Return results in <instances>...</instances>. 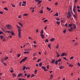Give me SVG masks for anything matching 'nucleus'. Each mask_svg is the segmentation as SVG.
Wrapping results in <instances>:
<instances>
[{"label": "nucleus", "mask_w": 80, "mask_h": 80, "mask_svg": "<svg viewBox=\"0 0 80 80\" xmlns=\"http://www.w3.org/2000/svg\"><path fill=\"white\" fill-rule=\"evenodd\" d=\"M16 27L18 28V37L19 38L21 37V31H22V30L21 29V27L18 26L17 25H16Z\"/></svg>", "instance_id": "1"}, {"label": "nucleus", "mask_w": 80, "mask_h": 80, "mask_svg": "<svg viewBox=\"0 0 80 80\" xmlns=\"http://www.w3.org/2000/svg\"><path fill=\"white\" fill-rule=\"evenodd\" d=\"M71 16H72V14H71V12H68L67 16L68 18H70V17H71Z\"/></svg>", "instance_id": "2"}, {"label": "nucleus", "mask_w": 80, "mask_h": 80, "mask_svg": "<svg viewBox=\"0 0 80 80\" xmlns=\"http://www.w3.org/2000/svg\"><path fill=\"white\" fill-rule=\"evenodd\" d=\"M55 59H53L52 60L51 63H52V64H53L55 63Z\"/></svg>", "instance_id": "3"}, {"label": "nucleus", "mask_w": 80, "mask_h": 80, "mask_svg": "<svg viewBox=\"0 0 80 80\" xmlns=\"http://www.w3.org/2000/svg\"><path fill=\"white\" fill-rule=\"evenodd\" d=\"M41 36L42 38H43V39L45 38V36L44 35H43V34H41Z\"/></svg>", "instance_id": "4"}, {"label": "nucleus", "mask_w": 80, "mask_h": 80, "mask_svg": "<svg viewBox=\"0 0 80 80\" xmlns=\"http://www.w3.org/2000/svg\"><path fill=\"white\" fill-rule=\"evenodd\" d=\"M12 77H14V78L16 77H17V75H16V74L12 73Z\"/></svg>", "instance_id": "5"}, {"label": "nucleus", "mask_w": 80, "mask_h": 80, "mask_svg": "<svg viewBox=\"0 0 80 80\" xmlns=\"http://www.w3.org/2000/svg\"><path fill=\"white\" fill-rule=\"evenodd\" d=\"M55 40V38H52L51 39H50V41L52 42H53L54 40Z\"/></svg>", "instance_id": "6"}, {"label": "nucleus", "mask_w": 80, "mask_h": 80, "mask_svg": "<svg viewBox=\"0 0 80 80\" xmlns=\"http://www.w3.org/2000/svg\"><path fill=\"white\" fill-rule=\"evenodd\" d=\"M73 26L74 29H75V28H76V24H73Z\"/></svg>", "instance_id": "7"}, {"label": "nucleus", "mask_w": 80, "mask_h": 80, "mask_svg": "<svg viewBox=\"0 0 80 80\" xmlns=\"http://www.w3.org/2000/svg\"><path fill=\"white\" fill-rule=\"evenodd\" d=\"M22 75H23V74L20 73L18 75V77H20V76H22Z\"/></svg>", "instance_id": "8"}, {"label": "nucleus", "mask_w": 80, "mask_h": 80, "mask_svg": "<svg viewBox=\"0 0 80 80\" xmlns=\"http://www.w3.org/2000/svg\"><path fill=\"white\" fill-rule=\"evenodd\" d=\"M65 55V53H62L61 55H60V56L61 57H63V56H64V55Z\"/></svg>", "instance_id": "9"}, {"label": "nucleus", "mask_w": 80, "mask_h": 80, "mask_svg": "<svg viewBox=\"0 0 80 80\" xmlns=\"http://www.w3.org/2000/svg\"><path fill=\"white\" fill-rule=\"evenodd\" d=\"M12 32H11V34L12 35H13L14 36H15V33H13V31H12Z\"/></svg>", "instance_id": "10"}, {"label": "nucleus", "mask_w": 80, "mask_h": 80, "mask_svg": "<svg viewBox=\"0 0 80 80\" xmlns=\"http://www.w3.org/2000/svg\"><path fill=\"white\" fill-rule=\"evenodd\" d=\"M18 24H19V25H20V26H21V27H23V24H22L21 23V22H19Z\"/></svg>", "instance_id": "11"}, {"label": "nucleus", "mask_w": 80, "mask_h": 80, "mask_svg": "<svg viewBox=\"0 0 80 80\" xmlns=\"http://www.w3.org/2000/svg\"><path fill=\"white\" fill-rule=\"evenodd\" d=\"M53 15L54 16L58 17V12H57L55 14H54Z\"/></svg>", "instance_id": "12"}, {"label": "nucleus", "mask_w": 80, "mask_h": 80, "mask_svg": "<svg viewBox=\"0 0 80 80\" xmlns=\"http://www.w3.org/2000/svg\"><path fill=\"white\" fill-rule=\"evenodd\" d=\"M23 53H24L25 54H28L29 53V52H23Z\"/></svg>", "instance_id": "13"}, {"label": "nucleus", "mask_w": 80, "mask_h": 80, "mask_svg": "<svg viewBox=\"0 0 80 80\" xmlns=\"http://www.w3.org/2000/svg\"><path fill=\"white\" fill-rule=\"evenodd\" d=\"M41 68H42V69H44V70H45V69L46 68L45 66H42Z\"/></svg>", "instance_id": "14"}, {"label": "nucleus", "mask_w": 80, "mask_h": 80, "mask_svg": "<svg viewBox=\"0 0 80 80\" xmlns=\"http://www.w3.org/2000/svg\"><path fill=\"white\" fill-rule=\"evenodd\" d=\"M51 44H48V47H49V48L50 49H51Z\"/></svg>", "instance_id": "15"}, {"label": "nucleus", "mask_w": 80, "mask_h": 80, "mask_svg": "<svg viewBox=\"0 0 80 80\" xmlns=\"http://www.w3.org/2000/svg\"><path fill=\"white\" fill-rule=\"evenodd\" d=\"M28 58L27 57H25V58H24L23 60L25 62V60H27V59Z\"/></svg>", "instance_id": "16"}, {"label": "nucleus", "mask_w": 80, "mask_h": 80, "mask_svg": "<svg viewBox=\"0 0 80 80\" xmlns=\"http://www.w3.org/2000/svg\"><path fill=\"white\" fill-rule=\"evenodd\" d=\"M42 2V0H41L40 1H39L38 2V5H39V4H40V3H41Z\"/></svg>", "instance_id": "17"}, {"label": "nucleus", "mask_w": 80, "mask_h": 80, "mask_svg": "<svg viewBox=\"0 0 80 80\" xmlns=\"http://www.w3.org/2000/svg\"><path fill=\"white\" fill-rule=\"evenodd\" d=\"M47 9L48 10V11H50L51 10V8H49L48 7H47Z\"/></svg>", "instance_id": "18"}, {"label": "nucleus", "mask_w": 80, "mask_h": 80, "mask_svg": "<svg viewBox=\"0 0 80 80\" xmlns=\"http://www.w3.org/2000/svg\"><path fill=\"white\" fill-rule=\"evenodd\" d=\"M63 68H64V67L62 66H61L59 67L60 69H63Z\"/></svg>", "instance_id": "19"}, {"label": "nucleus", "mask_w": 80, "mask_h": 80, "mask_svg": "<svg viewBox=\"0 0 80 80\" xmlns=\"http://www.w3.org/2000/svg\"><path fill=\"white\" fill-rule=\"evenodd\" d=\"M58 60L55 61V63L56 65H57V64H58Z\"/></svg>", "instance_id": "20"}, {"label": "nucleus", "mask_w": 80, "mask_h": 80, "mask_svg": "<svg viewBox=\"0 0 80 80\" xmlns=\"http://www.w3.org/2000/svg\"><path fill=\"white\" fill-rule=\"evenodd\" d=\"M8 57H6L4 58V60H7V59H8Z\"/></svg>", "instance_id": "21"}, {"label": "nucleus", "mask_w": 80, "mask_h": 80, "mask_svg": "<svg viewBox=\"0 0 80 80\" xmlns=\"http://www.w3.org/2000/svg\"><path fill=\"white\" fill-rule=\"evenodd\" d=\"M42 62H41L39 64V67H42Z\"/></svg>", "instance_id": "22"}, {"label": "nucleus", "mask_w": 80, "mask_h": 80, "mask_svg": "<svg viewBox=\"0 0 80 80\" xmlns=\"http://www.w3.org/2000/svg\"><path fill=\"white\" fill-rule=\"evenodd\" d=\"M6 26L7 27V28H8V29H9V30H11V29L10 28H9V26H8L6 25Z\"/></svg>", "instance_id": "23"}, {"label": "nucleus", "mask_w": 80, "mask_h": 80, "mask_svg": "<svg viewBox=\"0 0 80 80\" xmlns=\"http://www.w3.org/2000/svg\"><path fill=\"white\" fill-rule=\"evenodd\" d=\"M26 68V66H24L23 67V68H22V70H25V68Z\"/></svg>", "instance_id": "24"}, {"label": "nucleus", "mask_w": 80, "mask_h": 80, "mask_svg": "<svg viewBox=\"0 0 80 80\" xmlns=\"http://www.w3.org/2000/svg\"><path fill=\"white\" fill-rule=\"evenodd\" d=\"M48 39H47L45 40V42H47V43H48Z\"/></svg>", "instance_id": "25"}, {"label": "nucleus", "mask_w": 80, "mask_h": 80, "mask_svg": "<svg viewBox=\"0 0 80 80\" xmlns=\"http://www.w3.org/2000/svg\"><path fill=\"white\" fill-rule=\"evenodd\" d=\"M56 23L58 25H59V24H60V22L58 21H57Z\"/></svg>", "instance_id": "26"}, {"label": "nucleus", "mask_w": 80, "mask_h": 80, "mask_svg": "<svg viewBox=\"0 0 80 80\" xmlns=\"http://www.w3.org/2000/svg\"><path fill=\"white\" fill-rule=\"evenodd\" d=\"M28 14H27L24 13L23 14V16H26V17H27V16H28Z\"/></svg>", "instance_id": "27"}, {"label": "nucleus", "mask_w": 80, "mask_h": 80, "mask_svg": "<svg viewBox=\"0 0 80 80\" xmlns=\"http://www.w3.org/2000/svg\"><path fill=\"white\" fill-rule=\"evenodd\" d=\"M40 13H43V10H42L39 11Z\"/></svg>", "instance_id": "28"}, {"label": "nucleus", "mask_w": 80, "mask_h": 80, "mask_svg": "<svg viewBox=\"0 0 80 80\" xmlns=\"http://www.w3.org/2000/svg\"><path fill=\"white\" fill-rule=\"evenodd\" d=\"M40 33L41 34H42V33H43V30H41Z\"/></svg>", "instance_id": "29"}, {"label": "nucleus", "mask_w": 80, "mask_h": 80, "mask_svg": "<svg viewBox=\"0 0 80 80\" xmlns=\"http://www.w3.org/2000/svg\"><path fill=\"white\" fill-rule=\"evenodd\" d=\"M41 59H38V61H37V62H40V61H41Z\"/></svg>", "instance_id": "30"}, {"label": "nucleus", "mask_w": 80, "mask_h": 80, "mask_svg": "<svg viewBox=\"0 0 80 80\" xmlns=\"http://www.w3.org/2000/svg\"><path fill=\"white\" fill-rule=\"evenodd\" d=\"M37 71L38 70H36L35 69L34 72H35V74H37Z\"/></svg>", "instance_id": "31"}, {"label": "nucleus", "mask_w": 80, "mask_h": 80, "mask_svg": "<svg viewBox=\"0 0 80 80\" xmlns=\"http://www.w3.org/2000/svg\"><path fill=\"white\" fill-rule=\"evenodd\" d=\"M4 9V10H5L6 11H8V8H5Z\"/></svg>", "instance_id": "32"}, {"label": "nucleus", "mask_w": 80, "mask_h": 80, "mask_svg": "<svg viewBox=\"0 0 80 80\" xmlns=\"http://www.w3.org/2000/svg\"><path fill=\"white\" fill-rule=\"evenodd\" d=\"M30 77V74H29L27 76V78H28Z\"/></svg>", "instance_id": "33"}, {"label": "nucleus", "mask_w": 80, "mask_h": 80, "mask_svg": "<svg viewBox=\"0 0 80 80\" xmlns=\"http://www.w3.org/2000/svg\"><path fill=\"white\" fill-rule=\"evenodd\" d=\"M63 58L64 60H67V61H68V60L67 59V58H66V57H63Z\"/></svg>", "instance_id": "34"}, {"label": "nucleus", "mask_w": 80, "mask_h": 80, "mask_svg": "<svg viewBox=\"0 0 80 80\" xmlns=\"http://www.w3.org/2000/svg\"><path fill=\"white\" fill-rule=\"evenodd\" d=\"M20 55H21V54H18V55H17V57H20Z\"/></svg>", "instance_id": "35"}, {"label": "nucleus", "mask_w": 80, "mask_h": 80, "mask_svg": "<svg viewBox=\"0 0 80 80\" xmlns=\"http://www.w3.org/2000/svg\"><path fill=\"white\" fill-rule=\"evenodd\" d=\"M23 62H24V61L22 59L21 61H20V63H22Z\"/></svg>", "instance_id": "36"}, {"label": "nucleus", "mask_w": 80, "mask_h": 80, "mask_svg": "<svg viewBox=\"0 0 80 80\" xmlns=\"http://www.w3.org/2000/svg\"><path fill=\"white\" fill-rule=\"evenodd\" d=\"M69 8H70L69 10V11H68V12H70L72 11V8H71V7H70Z\"/></svg>", "instance_id": "37"}, {"label": "nucleus", "mask_w": 80, "mask_h": 80, "mask_svg": "<svg viewBox=\"0 0 80 80\" xmlns=\"http://www.w3.org/2000/svg\"><path fill=\"white\" fill-rule=\"evenodd\" d=\"M3 65H5V66H7V63H6L5 62H3Z\"/></svg>", "instance_id": "38"}, {"label": "nucleus", "mask_w": 80, "mask_h": 80, "mask_svg": "<svg viewBox=\"0 0 80 80\" xmlns=\"http://www.w3.org/2000/svg\"><path fill=\"white\" fill-rule=\"evenodd\" d=\"M61 58H59L58 60V62H61Z\"/></svg>", "instance_id": "39"}, {"label": "nucleus", "mask_w": 80, "mask_h": 80, "mask_svg": "<svg viewBox=\"0 0 80 80\" xmlns=\"http://www.w3.org/2000/svg\"><path fill=\"white\" fill-rule=\"evenodd\" d=\"M73 65L72 64H70L69 65V67H73Z\"/></svg>", "instance_id": "40"}, {"label": "nucleus", "mask_w": 80, "mask_h": 80, "mask_svg": "<svg viewBox=\"0 0 80 80\" xmlns=\"http://www.w3.org/2000/svg\"><path fill=\"white\" fill-rule=\"evenodd\" d=\"M35 76V75L34 74H32L31 75V77H33Z\"/></svg>", "instance_id": "41"}, {"label": "nucleus", "mask_w": 80, "mask_h": 80, "mask_svg": "<svg viewBox=\"0 0 80 80\" xmlns=\"http://www.w3.org/2000/svg\"><path fill=\"white\" fill-rule=\"evenodd\" d=\"M3 32L2 31L0 32V35H1V34H3Z\"/></svg>", "instance_id": "42"}, {"label": "nucleus", "mask_w": 80, "mask_h": 80, "mask_svg": "<svg viewBox=\"0 0 80 80\" xmlns=\"http://www.w3.org/2000/svg\"><path fill=\"white\" fill-rule=\"evenodd\" d=\"M69 26L70 27H71L72 26V24H70L69 25Z\"/></svg>", "instance_id": "43"}, {"label": "nucleus", "mask_w": 80, "mask_h": 80, "mask_svg": "<svg viewBox=\"0 0 80 80\" xmlns=\"http://www.w3.org/2000/svg\"><path fill=\"white\" fill-rule=\"evenodd\" d=\"M1 62H4V60H3V59H1Z\"/></svg>", "instance_id": "44"}, {"label": "nucleus", "mask_w": 80, "mask_h": 80, "mask_svg": "<svg viewBox=\"0 0 80 80\" xmlns=\"http://www.w3.org/2000/svg\"><path fill=\"white\" fill-rule=\"evenodd\" d=\"M63 33H66V29H65L63 31Z\"/></svg>", "instance_id": "45"}, {"label": "nucleus", "mask_w": 80, "mask_h": 80, "mask_svg": "<svg viewBox=\"0 0 80 80\" xmlns=\"http://www.w3.org/2000/svg\"><path fill=\"white\" fill-rule=\"evenodd\" d=\"M48 22V20H45L43 22Z\"/></svg>", "instance_id": "46"}, {"label": "nucleus", "mask_w": 80, "mask_h": 80, "mask_svg": "<svg viewBox=\"0 0 80 80\" xmlns=\"http://www.w3.org/2000/svg\"><path fill=\"white\" fill-rule=\"evenodd\" d=\"M73 56H72L70 58V60H72V59H73Z\"/></svg>", "instance_id": "47"}, {"label": "nucleus", "mask_w": 80, "mask_h": 80, "mask_svg": "<svg viewBox=\"0 0 80 80\" xmlns=\"http://www.w3.org/2000/svg\"><path fill=\"white\" fill-rule=\"evenodd\" d=\"M56 48H57V49H58V44L57 45V46H56Z\"/></svg>", "instance_id": "48"}, {"label": "nucleus", "mask_w": 80, "mask_h": 80, "mask_svg": "<svg viewBox=\"0 0 80 80\" xmlns=\"http://www.w3.org/2000/svg\"><path fill=\"white\" fill-rule=\"evenodd\" d=\"M0 37H1V39H3V37L2 36V35L1 36H0Z\"/></svg>", "instance_id": "49"}, {"label": "nucleus", "mask_w": 80, "mask_h": 80, "mask_svg": "<svg viewBox=\"0 0 80 80\" xmlns=\"http://www.w3.org/2000/svg\"><path fill=\"white\" fill-rule=\"evenodd\" d=\"M56 20H57V21H59V20H60V18H57Z\"/></svg>", "instance_id": "50"}, {"label": "nucleus", "mask_w": 80, "mask_h": 80, "mask_svg": "<svg viewBox=\"0 0 80 80\" xmlns=\"http://www.w3.org/2000/svg\"><path fill=\"white\" fill-rule=\"evenodd\" d=\"M68 31H69V32H72L73 31V30L72 29H68Z\"/></svg>", "instance_id": "51"}, {"label": "nucleus", "mask_w": 80, "mask_h": 80, "mask_svg": "<svg viewBox=\"0 0 80 80\" xmlns=\"http://www.w3.org/2000/svg\"><path fill=\"white\" fill-rule=\"evenodd\" d=\"M60 54H57V57H60Z\"/></svg>", "instance_id": "52"}, {"label": "nucleus", "mask_w": 80, "mask_h": 80, "mask_svg": "<svg viewBox=\"0 0 80 80\" xmlns=\"http://www.w3.org/2000/svg\"><path fill=\"white\" fill-rule=\"evenodd\" d=\"M73 17H75L76 18H77V16H75V15H74L73 16Z\"/></svg>", "instance_id": "53"}, {"label": "nucleus", "mask_w": 80, "mask_h": 80, "mask_svg": "<svg viewBox=\"0 0 80 80\" xmlns=\"http://www.w3.org/2000/svg\"><path fill=\"white\" fill-rule=\"evenodd\" d=\"M78 66H79V67H80V62H78Z\"/></svg>", "instance_id": "54"}, {"label": "nucleus", "mask_w": 80, "mask_h": 80, "mask_svg": "<svg viewBox=\"0 0 80 80\" xmlns=\"http://www.w3.org/2000/svg\"><path fill=\"white\" fill-rule=\"evenodd\" d=\"M12 6L13 7H15V5H14L13 4H12Z\"/></svg>", "instance_id": "55"}, {"label": "nucleus", "mask_w": 80, "mask_h": 80, "mask_svg": "<svg viewBox=\"0 0 80 80\" xmlns=\"http://www.w3.org/2000/svg\"><path fill=\"white\" fill-rule=\"evenodd\" d=\"M55 5H58V2H55Z\"/></svg>", "instance_id": "56"}, {"label": "nucleus", "mask_w": 80, "mask_h": 80, "mask_svg": "<svg viewBox=\"0 0 80 80\" xmlns=\"http://www.w3.org/2000/svg\"><path fill=\"white\" fill-rule=\"evenodd\" d=\"M6 3V1H4L2 2V3Z\"/></svg>", "instance_id": "57"}, {"label": "nucleus", "mask_w": 80, "mask_h": 80, "mask_svg": "<svg viewBox=\"0 0 80 80\" xmlns=\"http://www.w3.org/2000/svg\"><path fill=\"white\" fill-rule=\"evenodd\" d=\"M0 14H3V12L1 11L0 12Z\"/></svg>", "instance_id": "58"}, {"label": "nucleus", "mask_w": 80, "mask_h": 80, "mask_svg": "<svg viewBox=\"0 0 80 80\" xmlns=\"http://www.w3.org/2000/svg\"><path fill=\"white\" fill-rule=\"evenodd\" d=\"M35 55H36V53H34L33 54V57H35Z\"/></svg>", "instance_id": "59"}, {"label": "nucleus", "mask_w": 80, "mask_h": 80, "mask_svg": "<svg viewBox=\"0 0 80 80\" xmlns=\"http://www.w3.org/2000/svg\"><path fill=\"white\" fill-rule=\"evenodd\" d=\"M10 72L11 73H13V70H11V71H10Z\"/></svg>", "instance_id": "60"}, {"label": "nucleus", "mask_w": 80, "mask_h": 80, "mask_svg": "<svg viewBox=\"0 0 80 80\" xmlns=\"http://www.w3.org/2000/svg\"><path fill=\"white\" fill-rule=\"evenodd\" d=\"M77 8H78V9H79V8H80V6H78L77 7Z\"/></svg>", "instance_id": "61"}, {"label": "nucleus", "mask_w": 80, "mask_h": 80, "mask_svg": "<svg viewBox=\"0 0 80 80\" xmlns=\"http://www.w3.org/2000/svg\"><path fill=\"white\" fill-rule=\"evenodd\" d=\"M2 30L3 31V32H5V29H4L3 28H2Z\"/></svg>", "instance_id": "62"}, {"label": "nucleus", "mask_w": 80, "mask_h": 80, "mask_svg": "<svg viewBox=\"0 0 80 80\" xmlns=\"http://www.w3.org/2000/svg\"><path fill=\"white\" fill-rule=\"evenodd\" d=\"M18 18H21V15H19L18 16Z\"/></svg>", "instance_id": "63"}, {"label": "nucleus", "mask_w": 80, "mask_h": 80, "mask_svg": "<svg viewBox=\"0 0 80 80\" xmlns=\"http://www.w3.org/2000/svg\"><path fill=\"white\" fill-rule=\"evenodd\" d=\"M77 11L78 12H80V9H78Z\"/></svg>", "instance_id": "64"}]
</instances>
